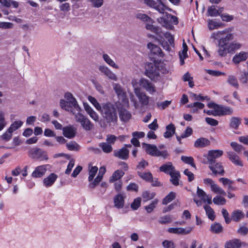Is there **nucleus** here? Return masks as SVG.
Returning <instances> with one entry per match:
<instances>
[{
	"label": "nucleus",
	"instance_id": "nucleus-40",
	"mask_svg": "<svg viewBox=\"0 0 248 248\" xmlns=\"http://www.w3.org/2000/svg\"><path fill=\"white\" fill-rule=\"evenodd\" d=\"M221 106L215 103H209L208 104V107L209 108L213 109L214 116L221 115Z\"/></svg>",
	"mask_w": 248,
	"mask_h": 248
},
{
	"label": "nucleus",
	"instance_id": "nucleus-10",
	"mask_svg": "<svg viewBox=\"0 0 248 248\" xmlns=\"http://www.w3.org/2000/svg\"><path fill=\"white\" fill-rule=\"evenodd\" d=\"M203 183L206 185H209L211 191L216 194L225 196L226 192L220 186H219L211 178H207L203 180Z\"/></svg>",
	"mask_w": 248,
	"mask_h": 248
},
{
	"label": "nucleus",
	"instance_id": "nucleus-5",
	"mask_svg": "<svg viewBox=\"0 0 248 248\" xmlns=\"http://www.w3.org/2000/svg\"><path fill=\"white\" fill-rule=\"evenodd\" d=\"M197 195L201 200H198L197 198H194L193 201L198 206H200L202 204V202L211 204L212 203V196L209 194H207L203 190L200 188L199 186L197 189Z\"/></svg>",
	"mask_w": 248,
	"mask_h": 248
},
{
	"label": "nucleus",
	"instance_id": "nucleus-46",
	"mask_svg": "<svg viewBox=\"0 0 248 248\" xmlns=\"http://www.w3.org/2000/svg\"><path fill=\"white\" fill-rule=\"evenodd\" d=\"M213 202L216 205H222L225 204L226 201L224 197L220 196H216L213 198Z\"/></svg>",
	"mask_w": 248,
	"mask_h": 248
},
{
	"label": "nucleus",
	"instance_id": "nucleus-61",
	"mask_svg": "<svg viewBox=\"0 0 248 248\" xmlns=\"http://www.w3.org/2000/svg\"><path fill=\"white\" fill-rule=\"evenodd\" d=\"M131 83L133 88H134L135 94L141 91V89L139 87V85H140V81L138 82V81L137 79H134L132 80Z\"/></svg>",
	"mask_w": 248,
	"mask_h": 248
},
{
	"label": "nucleus",
	"instance_id": "nucleus-17",
	"mask_svg": "<svg viewBox=\"0 0 248 248\" xmlns=\"http://www.w3.org/2000/svg\"><path fill=\"white\" fill-rule=\"evenodd\" d=\"M120 120L123 122H127L131 117V113L123 106H117Z\"/></svg>",
	"mask_w": 248,
	"mask_h": 248
},
{
	"label": "nucleus",
	"instance_id": "nucleus-9",
	"mask_svg": "<svg viewBox=\"0 0 248 248\" xmlns=\"http://www.w3.org/2000/svg\"><path fill=\"white\" fill-rule=\"evenodd\" d=\"M28 155L33 159L40 160H47L48 159L46 153L36 147L31 149L28 152Z\"/></svg>",
	"mask_w": 248,
	"mask_h": 248
},
{
	"label": "nucleus",
	"instance_id": "nucleus-34",
	"mask_svg": "<svg viewBox=\"0 0 248 248\" xmlns=\"http://www.w3.org/2000/svg\"><path fill=\"white\" fill-rule=\"evenodd\" d=\"M170 181L174 186H178L179 184L180 173L177 170H175L170 174Z\"/></svg>",
	"mask_w": 248,
	"mask_h": 248
},
{
	"label": "nucleus",
	"instance_id": "nucleus-58",
	"mask_svg": "<svg viewBox=\"0 0 248 248\" xmlns=\"http://www.w3.org/2000/svg\"><path fill=\"white\" fill-rule=\"evenodd\" d=\"M231 146L234 151L237 153H240L244 149L242 145L239 144L236 142H232L231 143Z\"/></svg>",
	"mask_w": 248,
	"mask_h": 248
},
{
	"label": "nucleus",
	"instance_id": "nucleus-31",
	"mask_svg": "<svg viewBox=\"0 0 248 248\" xmlns=\"http://www.w3.org/2000/svg\"><path fill=\"white\" fill-rule=\"evenodd\" d=\"M241 246V242L239 239H234L226 242L225 248H239Z\"/></svg>",
	"mask_w": 248,
	"mask_h": 248
},
{
	"label": "nucleus",
	"instance_id": "nucleus-48",
	"mask_svg": "<svg viewBox=\"0 0 248 248\" xmlns=\"http://www.w3.org/2000/svg\"><path fill=\"white\" fill-rule=\"evenodd\" d=\"M208 27L210 30H213L217 29L221 27V24L214 21L211 19H208Z\"/></svg>",
	"mask_w": 248,
	"mask_h": 248
},
{
	"label": "nucleus",
	"instance_id": "nucleus-26",
	"mask_svg": "<svg viewBox=\"0 0 248 248\" xmlns=\"http://www.w3.org/2000/svg\"><path fill=\"white\" fill-rule=\"evenodd\" d=\"M46 165H41L37 167L31 174L32 177L33 178L42 177L46 171Z\"/></svg>",
	"mask_w": 248,
	"mask_h": 248
},
{
	"label": "nucleus",
	"instance_id": "nucleus-53",
	"mask_svg": "<svg viewBox=\"0 0 248 248\" xmlns=\"http://www.w3.org/2000/svg\"><path fill=\"white\" fill-rule=\"evenodd\" d=\"M7 123L5 119L4 112L0 110V131H1L6 125Z\"/></svg>",
	"mask_w": 248,
	"mask_h": 248
},
{
	"label": "nucleus",
	"instance_id": "nucleus-63",
	"mask_svg": "<svg viewBox=\"0 0 248 248\" xmlns=\"http://www.w3.org/2000/svg\"><path fill=\"white\" fill-rule=\"evenodd\" d=\"M13 133L7 129V131L1 136V139L4 141L10 140L12 137Z\"/></svg>",
	"mask_w": 248,
	"mask_h": 248
},
{
	"label": "nucleus",
	"instance_id": "nucleus-15",
	"mask_svg": "<svg viewBox=\"0 0 248 248\" xmlns=\"http://www.w3.org/2000/svg\"><path fill=\"white\" fill-rule=\"evenodd\" d=\"M223 153V151L220 150L209 151L207 156L209 164H214L215 159L220 157Z\"/></svg>",
	"mask_w": 248,
	"mask_h": 248
},
{
	"label": "nucleus",
	"instance_id": "nucleus-27",
	"mask_svg": "<svg viewBox=\"0 0 248 248\" xmlns=\"http://www.w3.org/2000/svg\"><path fill=\"white\" fill-rule=\"evenodd\" d=\"M58 178V176L54 173H51L47 177L44 179L43 183L44 185L48 187L52 186Z\"/></svg>",
	"mask_w": 248,
	"mask_h": 248
},
{
	"label": "nucleus",
	"instance_id": "nucleus-1",
	"mask_svg": "<svg viewBox=\"0 0 248 248\" xmlns=\"http://www.w3.org/2000/svg\"><path fill=\"white\" fill-rule=\"evenodd\" d=\"M211 38L218 41L217 53L219 56L225 57L228 54H234L242 46L237 41H232L234 34L228 30L213 32Z\"/></svg>",
	"mask_w": 248,
	"mask_h": 248
},
{
	"label": "nucleus",
	"instance_id": "nucleus-49",
	"mask_svg": "<svg viewBox=\"0 0 248 248\" xmlns=\"http://www.w3.org/2000/svg\"><path fill=\"white\" fill-rule=\"evenodd\" d=\"M88 99L98 111H100L102 108V105H101L94 97L88 96Z\"/></svg>",
	"mask_w": 248,
	"mask_h": 248
},
{
	"label": "nucleus",
	"instance_id": "nucleus-33",
	"mask_svg": "<svg viewBox=\"0 0 248 248\" xmlns=\"http://www.w3.org/2000/svg\"><path fill=\"white\" fill-rule=\"evenodd\" d=\"M124 172L122 170H116L109 178V182L112 183L115 181H119V180L124 176Z\"/></svg>",
	"mask_w": 248,
	"mask_h": 248
},
{
	"label": "nucleus",
	"instance_id": "nucleus-37",
	"mask_svg": "<svg viewBox=\"0 0 248 248\" xmlns=\"http://www.w3.org/2000/svg\"><path fill=\"white\" fill-rule=\"evenodd\" d=\"M175 127L173 124H170L166 126V131L164 134L166 138H170L175 133Z\"/></svg>",
	"mask_w": 248,
	"mask_h": 248
},
{
	"label": "nucleus",
	"instance_id": "nucleus-19",
	"mask_svg": "<svg viewBox=\"0 0 248 248\" xmlns=\"http://www.w3.org/2000/svg\"><path fill=\"white\" fill-rule=\"evenodd\" d=\"M140 86L150 93L155 92V86L148 80L142 78L140 80Z\"/></svg>",
	"mask_w": 248,
	"mask_h": 248
},
{
	"label": "nucleus",
	"instance_id": "nucleus-44",
	"mask_svg": "<svg viewBox=\"0 0 248 248\" xmlns=\"http://www.w3.org/2000/svg\"><path fill=\"white\" fill-rule=\"evenodd\" d=\"M223 228L221 225L218 223H215L211 226V231L215 233H219L222 232Z\"/></svg>",
	"mask_w": 248,
	"mask_h": 248
},
{
	"label": "nucleus",
	"instance_id": "nucleus-43",
	"mask_svg": "<svg viewBox=\"0 0 248 248\" xmlns=\"http://www.w3.org/2000/svg\"><path fill=\"white\" fill-rule=\"evenodd\" d=\"M99 146L102 149V151L105 153H109L112 151V147L111 145L106 142H101Z\"/></svg>",
	"mask_w": 248,
	"mask_h": 248
},
{
	"label": "nucleus",
	"instance_id": "nucleus-42",
	"mask_svg": "<svg viewBox=\"0 0 248 248\" xmlns=\"http://www.w3.org/2000/svg\"><path fill=\"white\" fill-rule=\"evenodd\" d=\"M23 124V122L20 120L15 121L12 123L8 128L12 133L19 129Z\"/></svg>",
	"mask_w": 248,
	"mask_h": 248
},
{
	"label": "nucleus",
	"instance_id": "nucleus-57",
	"mask_svg": "<svg viewBox=\"0 0 248 248\" xmlns=\"http://www.w3.org/2000/svg\"><path fill=\"white\" fill-rule=\"evenodd\" d=\"M172 221V218L170 215H166L160 217L158 220L159 223L160 224H167L170 223Z\"/></svg>",
	"mask_w": 248,
	"mask_h": 248
},
{
	"label": "nucleus",
	"instance_id": "nucleus-36",
	"mask_svg": "<svg viewBox=\"0 0 248 248\" xmlns=\"http://www.w3.org/2000/svg\"><path fill=\"white\" fill-rule=\"evenodd\" d=\"M241 123V119L240 118L233 117L230 119V127L236 130Z\"/></svg>",
	"mask_w": 248,
	"mask_h": 248
},
{
	"label": "nucleus",
	"instance_id": "nucleus-8",
	"mask_svg": "<svg viewBox=\"0 0 248 248\" xmlns=\"http://www.w3.org/2000/svg\"><path fill=\"white\" fill-rule=\"evenodd\" d=\"M146 75L154 80L159 76V67L158 63H149L146 66Z\"/></svg>",
	"mask_w": 248,
	"mask_h": 248
},
{
	"label": "nucleus",
	"instance_id": "nucleus-4",
	"mask_svg": "<svg viewBox=\"0 0 248 248\" xmlns=\"http://www.w3.org/2000/svg\"><path fill=\"white\" fill-rule=\"evenodd\" d=\"M73 115L75 116L76 121L79 123L85 130L90 131L93 128V124L81 111H77Z\"/></svg>",
	"mask_w": 248,
	"mask_h": 248
},
{
	"label": "nucleus",
	"instance_id": "nucleus-39",
	"mask_svg": "<svg viewBox=\"0 0 248 248\" xmlns=\"http://www.w3.org/2000/svg\"><path fill=\"white\" fill-rule=\"evenodd\" d=\"M244 217V213L240 210H235L232 214V219L234 221H238Z\"/></svg>",
	"mask_w": 248,
	"mask_h": 248
},
{
	"label": "nucleus",
	"instance_id": "nucleus-54",
	"mask_svg": "<svg viewBox=\"0 0 248 248\" xmlns=\"http://www.w3.org/2000/svg\"><path fill=\"white\" fill-rule=\"evenodd\" d=\"M158 202L157 199L154 200L149 205L145 207V209L149 213L152 212L157 205Z\"/></svg>",
	"mask_w": 248,
	"mask_h": 248
},
{
	"label": "nucleus",
	"instance_id": "nucleus-18",
	"mask_svg": "<svg viewBox=\"0 0 248 248\" xmlns=\"http://www.w3.org/2000/svg\"><path fill=\"white\" fill-rule=\"evenodd\" d=\"M142 146L148 155L153 156H157L158 155L159 150L155 145L143 143Z\"/></svg>",
	"mask_w": 248,
	"mask_h": 248
},
{
	"label": "nucleus",
	"instance_id": "nucleus-6",
	"mask_svg": "<svg viewBox=\"0 0 248 248\" xmlns=\"http://www.w3.org/2000/svg\"><path fill=\"white\" fill-rule=\"evenodd\" d=\"M143 0L144 4L150 8L155 9L161 14H164L165 9H168L170 11L171 10L170 9L168 8L163 3L161 0H156L158 3L154 0Z\"/></svg>",
	"mask_w": 248,
	"mask_h": 248
},
{
	"label": "nucleus",
	"instance_id": "nucleus-22",
	"mask_svg": "<svg viewBox=\"0 0 248 248\" xmlns=\"http://www.w3.org/2000/svg\"><path fill=\"white\" fill-rule=\"evenodd\" d=\"M228 158L234 165L238 166H243V162L238 155L232 151L227 152Z\"/></svg>",
	"mask_w": 248,
	"mask_h": 248
},
{
	"label": "nucleus",
	"instance_id": "nucleus-52",
	"mask_svg": "<svg viewBox=\"0 0 248 248\" xmlns=\"http://www.w3.org/2000/svg\"><path fill=\"white\" fill-rule=\"evenodd\" d=\"M97 170L98 168L96 166L92 167L90 169L89 173V176L88 177V180L89 182H92L93 180Z\"/></svg>",
	"mask_w": 248,
	"mask_h": 248
},
{
	"label": "nucleus",
	"instance_id": "nucleus-7",
	"mask_svg": "<svg viewBox=\"0 0 248 248\" xmlns=\"http://www.w3.org/2000/svg\"><path fill=\"white\" fill-rule=\"evenodd\" d=\"M165 17H159L157 19V21L160 23L163 26L165 27L166 29L171 30L173 27L170 24L168 20H170L174 24L177 25L178 23V18L170 14L166 13Z\"/></svg>",
	"mask_w": 248,
	"mask_h": 248
},
{
	"label": "nucleus",
	"instance_id": "nucleus-62",
	"mask_svg": "<svg viewBox=\"0 0 248 248\" xmlns=\"http://www.w3.org/2000/svg\"><path fill=\"white\" fill-rule=\"evenodd\" d=\"M88 1L92 3L93 7L95 8H99L101 7L104 3L103 0H88Z\"/></svg>",
	"mask_w": 248,
	"mask_h": 248
},
{
	"label": "nucleus",
	"instance_id": "nucleus-60",
	"mask_svg": "<svg viewBox=\"0 0 248 248\" xmlns=\"http://www.w3.org/2000/svg\"><path fill=\"white\" fill-rule=\"evenodd\" d=\"M14 27V24L11 22H0V29L2 30H7L12 29Z\"/></svg>",
	"mask_w": 248,
	"mask_h": 248
},
{
	"label": "nucleus",
	"instance_id": "nucleus-13",
	"mask_svg": "<svg viewBox=\"0 0 248 248\" xmlns=\"http://www.w3.org/2000/svg\"><path fill=\"white\" fill-rule=\"evenodd\" d=\"M209 165V168L212 171L213 174L214 175H224L225 171L221 163L218 162L216 163V164L214 163Z\"/></svg>",
	"mask_w": 248,
	"mask_h": 248
},
{
	"label": "nucleus",
	"instance_id": "nucleus-59",
	"mask_svg": "<svg viewBox=\"0 0 248 248\" xmlns=\"http://www.w3.org/2000/svg\"><path fill=\"white\" fill-rule=\"evenodd\" d=\"M118 138L113 135L108 134L107 135L106 138V143H108L112 146V144H114Z\"/></svg>",
	"mask_w": 248,
	"mask_h": 248
},
{
	"label": "nucleus",
	"instance_id": "nucleus-50",
	"mask_svg": "<svg viewBox=\"0 0 248 248\" xmlns=\"http://www.w3.org/2000/svg\"><path fill=\"white\" fill-rule=\"evenodd\" d=\"M175 198V193L171 192L162 201V204L166 205L171 202Z\"/></svg>",
	"mask_w": 248,
	"mask_h": 248
},
{
	"label": "nucleus",
	"instance_id": "nucleus-30",
	"mask_svg": "<svg viewBox=\"0 0 248 248\" xmlns=\"http://www.w3.org/2000/svg\"><path fill=\"white\" fill-rule=\"evenodd\" d=\"M148 47L149 49H150L151 52L156 55L159 56L160 57H163V52L161 49V48L158 46L151 43H149L148 44Z\"/></svg>",
	"mask_w": 248,
	"mask_h": 248
},
{
	"label": "nucleus",
	"instance_id": "nucleus-11",
	"mask_svg": "<svg viewBox=\"0 0 248 248\" xmlns=\"http://www.w3.org/2000/svg\"><path fill=\"white\" fill-rule=\"evenodd\" d=\"M112 86L119 99H121L124 103H128V100L127 98L126 93L121 86L118 83H114Z\"/></svg>",
	"mask_w": 248,
	"mask_h": 248
},
{
	"label": "nucleus",
	"instance_id": "nucleus-23",
	"mask_svg": "<svg viewBox=\"0 0 248 248\" xmlns=\"http://www.w3.org/2000/svg\"><path fill=\"white\" fill-rule=\"evenodd\" d=\"M83 107L87 114L95 122L98 121V115L88 103H84Z\"/></svg>",
	"mask_w": 248,
	"mask_h": 248
},
{
	"label": "nucleus",
	"instance_id": "nucleus-35",
	"mask_svg": "<svg viewBox=\"0 0 248 248\" xmlns=\"http://www.w3.org/2000/svg\"><path fill=\"white\" fill-rule=\"evenodd\" d=\"M203 208L205 210L208 218L212 221L214 220L216 217L215 213L211 207L208 205H204Z\"/></svg>",
	"mask_w": 248,
	"mask_h": 248
},
{
	"label": "nucleus",
	"instance_id": "nucleus-45",
	"mask_svg": "<svg viewBox=\"0 0 248 248\" xmlns=\"http://www.w3.org/2000/svg\"><path fill=\"white\" fill-rule=\"evenodd\" d=\"M136 17L144 22H151V23L154 22V20L151 17L144 14H138L136 15Z\"/></svg>",
	"mask_w": 248,
	"mask_h": 248
},
{
	"label": "nucleus",
	"instance_id": "nucleus-51",
	"mask_svg": "<svg viewBox=\"0 0 248 248\" xmlns=\"http://www.w3.org/2000/svg\"><path fill=\"white\" fill-rule=\"evenodd\" d=\"M181 160L186 164L190 165L192 167L196 168V165L194 163V159L191 156H182Z\"/></svg>",
	"mask_w": 248,
	"mask_h": 248
},
{
	"label": "nucleus",
	"instance_id": "nucleus-12",
	"mask_svg": "<svg viewBox=\"0 0 248 248\" xmlns=\"http://www.w3.org/2000/svg\"><path fill=\"white\" fill-rule=\"evenodd\" d=\"M98 69L101 73L105 75L108 79L115 81L118 80V77L108 67L104 65H101L99 66Z\"/></svg>",
	"mask_w": 248,
	"mask_h": 248
},
{
	"label": "nucleus",
	"instance_id": "nucleus-38",
	"mask_svg": "<svg viewBox=\"0 0 248 248\" xmlns=\"http://www.w3.org/2000/svg\"><path fill=\"white\" fill-rule=\"evenodd\" d=\"M104 61L109 66L115 69H119V66L116 64L113 60L111 59L108 55L107 54H104L102 56Z\"/></svg>",
	"mask_w": 248,
	"mask_h": 248
},
{
	"label": "nucleus",
	"instance_id": "nucleus-64",
	"mask_svg": "<svg viewBox=\"0 0 248 248\" xmlns=\"http://www.w3.org/2000/svg\"><path fill=\"white\" fill-rule=\"evenodd\" d=\"M239 79L242 84L247 83L248 81V72H243L241 74Z\"/></svg>",
	"mask_w": 248,
	"mask_h": 248
},
{
	"label": "nucleus",
	"instance_id": "nucleus-2",
	"mask_svg": "<svg viewBox=\"0 0 248 248\" xmlns=\"http://www.w3.org/2000/svg\"><path fill=\"white\" fill-rule=\"evenodd\" d=\"M117 108L115 105L110 102L102 104V108L99 111L103 119L109 125H114L117 123Z\"/></svg>",
	"mask_w": 248,
	"mask_h": 248
},
{
	"label": "nucleus",
	"instance_id": "nucleus-24",
	"mask_svg": "<svg viewBox=\"0 0 248 248\" xmlns=\"http://www.w3.org/2000/svg\"><path fill=\"white\" fill-rule=\"evenodd\" d=\"M159 170L161 172H163L166 174L170 175L176 170L172 163L169 162L161 165L159 167Z\"/></svg>",
	"mask_w": 248,
	"mask_h": 248
},
{
	"label": "nucleus",
	"instance_id": "nucleus-16",
	"mask_svg": "<svg viewBox=\"0 0 248 248\" xmlns=\"http://www.w3.org/2000/svg\"><path fill=\"white\" fill-rule=\"evenodd\" d=\"M77 129L74 126L69 125L62 128V133L64 137L72 139L76 136Z\"/></svg>",
	"mask_w": 248,
	"mask_h": 248
},
{
	"label": "nucleus",
	"instance_id": "nucleus-14",
	"mask_svg": "<svg viewBox=\"0 0 248 248\" xmlns=\"http://www.w3.org/2000/svg\"><path fill=\"white\" fill-rule=\"evenodd\" d=\"M193 229V227L184 228H170L168 229V232L175 234L186 235L190 233Z\"/></svg>",
	"mask_w": 248,
	"mask_h": 248
},
{
	"label": "nucleus",
	"instance_id": "nucleus-29",
	"mask_svg": "<svg viewBox=\"0 0 248 248\" xmlns=\"http://www.w3.org/2000/svg\"><path fill=\"white\" fill-rule=\"evenodd\" d=\"M114 206L117 208H122L124 205V197L121 194H118L114 197Z\"/></svg>",
	"mask_w": 248,
	"mask_h": 248
},
{
	"label": "nucleus",
	"instance_id": "nucleus-41",
	"mask_svg": "<svg viewBox=\"0 0 248 248\" xmlns=\"http://www.w3.org/2000/svg\"><path fill=\"white\" fill-rule=\"evenodd\" d=\"M138 175L142 179L151 182L153 179V176L152 173L150 171L147 172H141L138 171L137 172Z\"/></svg>",
	"mask_w": 248,
	"mask_h": 248
},
{
	"label": "nucleus",
	"instance_id": "nucleus-47",
	"mask_svg": "<svg viewBox=\"0 0 248 248\" xmlns=\"http://www.w3.org/2000/svg\"><path fill=\"white\" fill-rule=\"evenodd\" d=\"M66 146L70 151H78L79 148V145L75 141H71L66 143Z\"/></svg>",
	"mask_w": 248,
	"mask_h": 248
},
{
	"label": "nucleus",
	"instance_id": "nucleus-32",
	"mask_svg": "<svg viewBox=\"0 0 248 248\" xmlns=\"http://www.w3.org/2000/svg\"><path fill=\"white\" fill-rule=\"evenodd\" d=\"M227 83L231 86L238 89L239 87V83L237 78L233 75H231L228 76Z\"/></svg>",
	"mask_w": 248,
	"mask_h": 248
},
{
	"label": "nucleus",
	"instance_id": "nucleus-3",
	"mask_svg": "<svg viewBox=\"0 0 248 248\" xmlns=\"http://www.w3.org/2000/svg\"><path fill=\"white\" fill-rule=\"evenodd\" d=\"M64 97L65 99H61L60 101V105L62 108L72 114L77 111H81V108L72 93H66Z\"/></svg>",
	"mask_w": 248,
	"mask_h": 248
},
{
	"label": "nucleus",
	"instance_id": "nucleus-56",
	"mask_svg": "<svg viewBox=\"0 0 248 248\" xmlns=\"http://www.w3.org/2000/svg\"><path fill=\"white\" fill-rule=\"evenodd\" d=\"M155 195V193L152 192L150 193L148 191H145L142 193V197L144 200V201L146 202L147 201H149L150 200L154 199Z\"/></svg>",
	"mask_w": 248,
	"mask_h": 248
},
{
	"label": "nucleus",
	"instance_id": "nucleus-28",
	"mask_svg": "<svg viewBox=\"0 0 248 248\" xmlns=\"http://www.w3.org/2000/svg\"><path fill=\"white\" fill-rule=\"evenodd\" d=\"M210 144V140L204 138L198 139L194 143V146L196 148H204Z\"/></svg>",
	"mask_w": 248,
	"mask_h": 248
},
{
	"label": "nucleus",
	"instance_id": "nucleus-25",
	"mask_svg": "<svg viewBox=\"0 0 248 248\" xmlns=\"http://www.w3.org/2000/svg\"><path fill=\"white\" fill-rule=\"evenodd\" d=\"M114 155L120 159L126 160L129 156V151L125 147H123L118 150L114 151Z\"/></svg>",
	"mask_w": 248,
	"mask_h": 248
},
{
	"label": "nucleus",
	"instance_id": "nucleus-21",
	"mask_svg": "<svg viewBox=\"0 0 248 248\" xmlns=\"http://www.w3.org/2000/svg\"><path fill=\"white\" fill-rule=\"evenodd\" d=\"M248 58V53L245 51H240L236 53L232 58V62L238 64L240 62L245 61Z\"/></svg>",
	"mask_w": 248,
	"mask_h": 248
},
{
	"label": "nucleus",
	"instance_id": "nucleus-20",
	"mask_svg": "<svg viewBox=\"0 0 248 248\" xmlns=\"http://www.w3.org/2000/svg\"><path fill=\"white\" fill-rule=\"evenodd\" d=\"M141 107L146 106L149 104L150 97L145 93L140 91L135 93Z\"/></svg>",
	"mask_w": 248,
	"mask_h": 248
},
{
	"label": "nucleus",
	"instance_id": "nucleus-55",
	"mask_svg": "<svg viewBox=\"0 0 248 248\" xmlns=\"http://www.w3.org/2000/svg\"><path fill=\"white\" fill-rule=\"evenodd\" d=\"M208 15L211 16H216L219 15V11L216 9L215 6H210L207 10Z\"/></svg>",
	"mask_w": 248,
	"mask_h": 248
}]
</instances>
